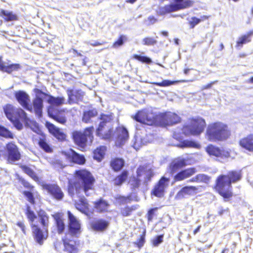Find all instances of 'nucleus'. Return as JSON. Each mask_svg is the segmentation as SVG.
I'll return each instance as SVG.
<instances>
[{
    "mask_svg": "<svg viewBox=\"0 0 253 253\" xmlns=\"http://www.w3.org/2000/svg\"><path fill=\"white\" fill-rule=\"evenodd\" d=\"M75 174L77 179L75 181L69 180L68 193L72 198L75 194L77 196L79 200L75 201L76 208L82 212L85 213L88 209V204L82 193L86 196L93 193L95 179L89 171L85 169L76 170Z\"/></svg>",
    "mask_w": 253,
    "mask_h": 253,
    "instance_id": "1",
    "label": "nucleus"
},
{
    "mask_svg": "<svg viewBox=\"0 0 253 253\" xmlns=\"http://www.w3.org/2000/svg\"><path fill=\"white\" fill-rule=\"evenodd\" d=\"M135 119L149 125L161 126H171L180 122V118L175 113L167 112L155 115L148 110L140 111Z\"/></svg>",
    "mask_w": 253,
    "mask_h": 253,
    "instance_id": "2",
    "label": "nucleus"
},
{
    "mask_svg": "<svg viewBox=\"0 0 253 253\" xmlns=\"http://www.w3.org/2000/svg\"><path fill=\"white\" fill-rule=\"evenodd\" d=\"M241 178V173L236 171H230L227 175H221L216 180V189L224 199H228L232 196L231 183Z\"/></svg>",
    "mask_w": 253,
    "mask_h": 253,
    "instance_id": "3",
    "label": "nucleus"
},
{
    "mask_svg": "<svg viewBox=\"0 0 253 253\" xmlns=\"http://www.w3.org/2000/svg\"><path fill=\"white\" fill-rule=\"evenodd\" d=\"M48 98L47 102L49 104L47 108L48 116L57 121V122L64 124L66 121V118L62 111L60 108V106L64 104L65 98L63 97H54L51 95H46Z\"/></svg>",
    "mask_w": 253,
    "mask_h": 253,
    "instance_id": "4",
    "label": "nucleus"
},
{
    "mask_svg": "<svg viewBox=\"0 0 253 253\" xmlns=\"http://www.w3.org/2000/svg\"><path fill=\"white\" fill-rule=\"evenodd\" d=\"M4 113L7 118L11 122L18 130L23 128L21 121L29 120L27 113L21 108H16L11 104H7L3 107Z\"/></svg>",
    "mask_w": 253,
    "mask_h": 253,
    "instance_id": "5",
    "label": "nucleus"
},
{
    "mask_svg": "<svg viewBox=\"0 0 253 253\" xmlns=\"http://www.w3.org/2000/svg\"><path fill=\"white\" fill-rule=\"evenodd\" d=\"M208 139L211 141H223L230 135V132L227 125L217 122L209 125L207 129Z\"/></svg>",
    "mask_w": 253,
    "mask_h": 253,
    "instance_id": "6",
    "label": "nucleus"
},
{
    "mask_svg": "<svg viewBox=\"0 0 253 253\" xmlns=\"http://www.w3.org/2000/svg\"><path fill=\"white\" fill-rule=\"evenodd\" d=\"M100 121L96 129V135L104 139H109L113 135L111 115L102 114L99 117Z\"/></svg>",
    "mask_w": 253,
    "mask_h": 253,
    "instance_id": "7",
    "label": "nucleus"
},
{
    "mask_svg": "<svg viewBox=\"0 0 253 253\" xmlns=\"http://www.w3.org/2000/svg\"><path fill=\"white\" fill-rule=\"evenodd\" d=\"M206 125L205 120L202 118L192 119L190 125L183 126L182 132L186 135L200 134L204 130Z\"/></svg>",
    "mask_w": 253,
    "mask_h": 253,
    "instance_id": "8",
    "label": "nucleus"
},
{
    "mask_svg": "<svg viewBox=\"0 0 253 253\" xmlns=\"http://www.w3.org/2000/svg\"><path fill=\"white\" fill-rule=\"evenodd\" d=\"M173 3L166 5L159 8V13L164 15L167 13L177 11L179 10L189 8L192 6L194 1L192 0H172Z\"/></svg>",
    "mask_w": 253,
    "mask_h": 253,
    "instance_id": "9",
    "label": "nucleus"
},
{
    "mask_svg": "<svg viewBox=\"0 0 253 253\" xmlns=\"http://www.w3.org/2000/svg\"><path fill=\"white\" fill-rule=\"evenodd\" d=\"M93 129V127L91 126L85 128L83 132L81 131H73L72 132V137L75 143L81 148H84L88 139L90 140V143L92 141Z\"/></svg>",
    "mask_w": 253,
    "mask_h": 253,
    "instance_id": "10",
    "label": "nucleus"
},
{
    "mask_svg": "<svg viewBox=\"0 0 253 253\" xmlns=\"http://www.w3.org/2000/svg\"><path fill=\"white\" fill-rule=\"evenodd\" d=\"M35 92L36 93L35 97L33 99L31 105L35 114L39 118H41L42 116L43 98L44 96L47 95V94L38 88L35 89Z\"/></svg>",
    "mask_w": 253,
    "mask_h": 253,
    "instance_id": "11",
    "label": "nucleus"
},
{
    "mask_svg": "<svg viewBox=\"0 0 253 253\" xmlns=\"http://www.w3.org/2000/svg\"><path fill=\"white\" fill-rule=\"evenodd\" d=\"M137 177L143 180L144 184L147 185L154 175L153 169L148 164L140 165L137 169Z\"/></svg>",
    "mask_w": 253,
    "mask_h": 253,
    "instance_id": "12",
    "label": "nucleus"
},
{
    "mask_svg": "<svg viewBox=\"0 0 253 253\" xmlns=\"http://www.w3.org/2000/svg\"><path fill=\"white\" fill-rule=\"evenodd\" d=\"M69 224L68 236L77 237L81 233V224L77 218L70 211L67 212Z\"/></svg>",
    "mask_w": 253,
    "mask_h": 253,
    "instance_id": "13",
    "label": "nucleus"
},
{
    "mask_svg": "<svg viewBox=\"0 0 253 253\" xmlns=\"http://www.w3.org/2000/svg\"><path fill=\"white\" fill-rule=\"evenodd\" d=\"M14 96L17 102L25 109L32 112L33 108L31 104L30 97L29 94L24 90L14 92Z\"/></svg>",
    "mask_w": 253,
    "mask_h": 253,
    "instance_id": "14",
    "label": "nucleus"
},
{
    "mask_svg": "<svg viewBox=\"0 0 253 253\" xmlns=\"http://www.w3.org/2000/svg\"><path fill=\"white\" fill-rule=\"evenodd\" d=\"M5 152L7 160L10 164L18 161L21 159V154L18 147L12 142L6 144Z\"/></svg>",
    "mask_w": 253,
    "mask_h": 253,
    "instance_id": "15",
    "label": "nucleus"
},
{
    "mask_svg": "<svg viewBox=\"0 0 253 253\" xmlns=\"http://www.w3.org/2000/svg\"><path fill=\"white\" fill-rule=\"evenodd\" d=\"M200 186H185L178 191L175 196V198L181 200L187 198L190 196L196 195L199 191Z\"/></svg>",
    "mask_w": 253,
    "mask_h": 253,
    "instance_id": "16",
    "label": "nucleus"
},
{
    "mask_svg": "<svg viewBox=\"0 0 253 253\" xmlns=\"http://www.w3.org/2000/svg\"><path fill=\"white\" fill-rule=\"evenodd\" d=\"M44 188L56 200H61L64 197V193L61 188L57 184H45L44 185Z\"/></svg>",
    "mask_w": 253,
    "mask_h": 253,
    "instance_id": "17",
    "label": "nucleus"
},
{
    "mask_svg": "<svg viewBox=\"0 0 253 253\" xmlns=\"http://www.w3.org/2000/svg\"><path fill=\"white\" fill-rule=\"evenodd\" d=\"M169 179L163 176L155 186L152 191V194L158 197L163 196L165 188L168 186Z\"/></svg>",
    "mask_w": 253,
    "mask_h": 253,
    "instance_id": "18",
    "label": "nucleus"
},
{
    "mask_svg": "<svg viewBox=\"0 0 253 253\" xmlns=\"http://www.w3.org/2000/svg\"><path fill=\"white\" fill-rule=\"evenodd\" d=\"M65 155L66 158L71 162L79 165H83L85 162V159L84 155L77 153L72 149L65 152Z\"/></svg>",
    "mask_w": 253,
    "mask_h": 253,
    "instance_id": "19",
    "label": "nucleus"
},
{
    "mask_svg": "<svg viewBox=\"0 0 253 253\" xmlns=\"http://www.w3.org/2000/svg\"><path fill=\"white\" fill-rule=\"evenodd\" d=\"M187 160L182 157H179L173 160L169 165V170L171 174H173L179 169L187 165Z\"/></svg>",
    "mask_w": 253,
    "mask_h": 253,
    "instance_id": "20",
    "label": "nucleus"
},
{
    "mask_svg": "<svg viewBox=\"0 0 253 253\" xmlns=\"http://www.w3.org/2000/svg\"><path fill=\"white\" fill-rule=\"evenodd\" d=\"M68 96V102L71 104L77 103L82 100L84 96V92L81 89H72L68 88L67 90Z\"/></svg>",
    "mask_w": 253,
    "mask_h": 253,
    "instance_id": "21",
    "label": "nucleus"
},
{
    "mask_svg": "<svg viewBox=\"0 0 253 253\" xmlns=\"http://www.w3.org/2000/svg\"><path fill=\"white\" fill-rule=\"evenodd\" d=\"M33 236L35 241L39 244L42 245L44 240H46L48 236L47 230L43 232L38 226H32Z\"/></svg>",
    "mask_w": 253,
    "mask_h": 253,
    "instance_id": "22",
    "label": "nucleus"
},
{
    "mask_svg": "<svg viewBox=\"0 0 253 253\" xmlns=\"http://www.w3.org/2000/svg\"><path fill=\"white\" fill-rule=\"evenodd\" d=\"M117 139L116 145L119 146L123 145L129 137L128 132L125 127H119L116 129Z\"/></svg>",
    "mask_w": 253,
    "mask_h": 253,
    "instance_id": "23",
    "label": "nucleus"
},
{
    "mask_svg": "<svg viewBox=\"0 0 253 253\" xmlns=\"http://www.w3.org/2000/svg\"><path fill=\"white\" fill-rule=\"evenodd\" d=\"M64 245V251L68 253H78L79 249L77 245V242L70 240L68 235H66L62 239Z\"/></svg>",
    "mask_w": 253,
    "mask_h": 253,
    "instance_id": "24",
    "label": "nucleus"
},
{
    "mask_svg": "<svg viewBox=\"0 0 253 253\" xmlns=\"http://www.w3.org/2000/svg\"><path fill=\"white\" fill-rule=\"evenodd\" d=\"M20 68V64L17 63L9 64L3 61L1 57H0V70L10 74L13 71H18Z\"/></svg>",
    "mask_w": 253,
    "mask_h": 253,
    "instance_id": "25",
    "label": "nucleus"
},
{
    "mask_svg": "<svg viewBox=\"0 0 253 253\" xmlns=\"http://www.w3.org/2000/svg\"><path fill=\"white\" fill-rule=\"evenodd\" d=\"M46 126L49 132L58 140L63 141L66 139V134L59 128L50 123H46Z\"/></svg>",
    "mask_w": 253,
    "mask_h": 253,
    "instance_id": "26",
    "label": "nucleus"
},
{
    "mask_svg": "<svg viewBox=\"0 0 253 253\" xmlns=\"http://www.w3.org/2000/svg\"><path fill=\"white\" fill-rule=\"evenodd\" d=\"M197 172L195 168H190L181 170L174 176L176 181H181L194 174Z\"/></svg>",
    "mask_w": 253,
    "mask_h": 253,
    "instance_id": "27",
    "label": "nucleus"
},
{
    "mask_svg": "<svg viewBox=\"0 0 253 253\" xmlns=\"http://www.w3.org/2000/svg\"><path fill=\"white\" fill-rule=\"evenodd\" d=\"M108 225L109 222L102 219L92 221L90 223L91 228L96 231H103L107 229Z\"/></svg>",
    "mask_w": 253,
    "mask_h": 253,
    "instance_id": "28",
    "label": "nucleus"
},
{
    "mask_svg": "<svg viewBox=\"0 0 253 253\" xmlns=\"http://www.w3.org/2000/svg\"><path fill=\"white\" fill-rule=\"evenodd\" d=\"M239 143L242 148L250 152H253V133L241 139Z\"/></svg>",
    "mask_w": 253,
    "mask_h": 253,
    "instance_id": "29",
    "label": "nucleus"
},
{
    "mask_svg": "<svg viewBox=\"0 0 253 253\" xmlns=\"http://www.w3.org/2000/svg\"><path fill=\"white\" fill-rule=\"evenodd\" d=\"M253 35V30L249 31L247 34L244 35L240 37L237 41L236 47L238 49H240L243 44L251 42V38Z\"/></svg>",
    "mask_w": 253,
    "mask_h": 253,
    "instance_id": "30",
    "label": "nucleus"
},
{
    "mask_svg": "<svg viewBox=\"0 0 253 253\" xmlns=\"http://www.w3.org/2000/svg\"><path fill=\"white\" fill-rule=\"evenodd\" d=\"M125 161L121 158H115L111 160L110 166L115 171L121 170L124 167Z\"/></svg>",
    "mask_w": 253,
    "mask_h": 253,
    "instance_id": "31",
    "label": "nucleus"
},
{
    "mask_svg": "<svg viewBox=\"0 0 253 253\" xmlns=\"http://www.w3.org/2000/svg\"><path fill=\"white\" fill-rule=\"evenodd\" d=\"M98 112L96 109H92L84 112L82 121L85 123L91 122V119L97 115Z\"/></svg>",
    "mask_w": 253,
    "mask_h": 253,
    "instance_id": "32",
    "label": "nucleus"
},
{
    "mask_svg": "<svg viewBox=\"0 0 253 253\" xmlns=\"http://www.w3.org/2000/svg\"><path fill=\"white\" fill-rule=\"evenodd\" d=\"M38 144L40 148L45 152L50 153L52 151V149L47 143L46 137L44 135H41L39 137Z\"/></svg>",
    "mask_w": 253,
    "mask_h": 253,
    "instance_id": "33",
    "label": "nucleus"
},
{
    "mask_svg": "<svg viewBox=\"0 0 253 253\" xmlns=\"http://www.w3.org/2000/svg\"><path fill=\"white\" fill-rule=\"evenodd\" d=\"M0 16L6 21H12L17 19V15L13 14L12 11L1 9L0 11Z\"/></svg>",
    "mask_w": 253,
    "mask_h": 253,
    "instance_id": "34",
    "label": "nucleus"
},
{
    "mask_svg": "<svg viewBox=\"0 0 253 253\" xmlns=\"http://www.w3.org/2000/svg\"><path fill=\"white\" fill-rule=\"evenodd\" d=\"M109 206L108 202L103 199H100L95 203V208L99 212L106 211Z\"/></svg>",
    "mask_w": 253,
    "mask_h": 253,
    "instance_id": "35",
    "label": "nucleus"
},
{
    "mask_svg": "<svg viewBox=\"0 0 253 253\" xmlns=\"http://www.w3.org/2000/svg\"><path fill=\"white\" fill-rule=\"evenodd\" d=\"M207 153L211 156L219 157L221 155L220 149L212 145H209L206 149Z\"/></svg>",
    "mask_w": 253,
    "mask_h": 253,
    "instance_id": "36",
    "label": "nucleus"
},
{
    "mask_svg": "<svg viewBox=\"0 0 253 253\" xmlns=\"http://www.w3.org/2000/svg\"><path fill=\"white\" fill-rule=\"evenodd\" d=\"M128 174V173L126 170L123 171L120 175L114 179V184L118 186L122 185L127 177Z\"/></svg>",
    "mask_w": 253,
    "mask_h": 253,
    "instance_id": "37",
    "label": "nucleus"
},
{
    "mask_svg": "<svg viewBox=\"0 0 253 253\" xmlns=\"http://www.w3.org/2000/svg\"><path fill=\"white\" fill-rule=\"evenodd\" d=\"M188 81L186 80H181V81H170L168 80H166L163 81L162 82H154L153 83V84L159 86H169L171 85L174 84L176 83L181 82L185 83L187 82Z\"/></svg>",
    "mask_w": 253,
    "mask_h": 253,
    "instance_id": "38",
    "label": "nucleus"
},
{
    "mask_svg": "<svg viewBox=\"0 0 253 253\" xmlns=\"http://www.w3.org/2000/svg\"><path fill=\"white\" fill-rule=\"evenodd\" d=\"M21 169L25 173L30 176L35 181L39 180V177L36 173L31 168L24 165L21 167Z\"/></svg>",
    "mask_w": 253,
    "mask_h": 253,
    "instance_id": "39",
    "label": "nucleus"
},
{
    "mask_svg": "<svg viewBox=\"0 0 253 253\" xmlns=\"http://www.w3.org/2000/svg\"><path fill=\"white\" fill-rule=\"evenodd\" d=\"M38 215L40 219V222L43 227H47L48 223V216L43 210H40L38 212Z\"/></svg>",
    "mask_w": 253,
    "mask_h": 253,
    "instance_id": "40",
    "label": "nucleus"
},
{
    "mask_svg": "<svg viewBox=\"0 0 253 253\" xmlns=\"http://www.w3.org/2000/svg\"><path fill=\"white\" fill-rule=\"evenodd\" d=\"M104 151L105 147L103 146L96 149L93 152V158L98 161H101L104 157Z\"/></svg>",
    "mask_w": 253,
    "mask_h": 253,
    "instance_id": "41",
    "label": "nucleus"
},
{
    "mask_svg": "<svg viewBox=\"0 0 253 253\" xmlns=\"http://www.w3.org/2000/svg\"><path fill=\"white\" fill-rule=\"evenodd\" d=\"M138 206L137 205L132 206L131 207L126 206L124 208H122L121 210V214L124 216H128L131 214V212L136 210Z\"/></svg>",
    "mask_w": 253,
    "mask_h": 253,
    "instance_id": "42",
    "label": "nucleus"
},
{
    "mask_svg": "<svg viewBox=\"0 0 253 253\" xmlns=\"http://www.w3.org/2000/svg\"><path fill=\"white\" fill-rule=\"evenodd\" d=\"M141 180L137 177H133L130 178L129 181V184L132 191H135L136 189L139 188Z\"/></svg>",
    "mask_w": 253,
    "mask_h": 253,
    "instance_id": "43",
    "label": "nucleus"
},
{
    "mask_svg": "<svg viewBox=\"0 0 253 253\" xmlns=\"http://www.w3.org/2000/svg\"><path fill=\"white\" fill-rule=\"evenodd\" d=\"M0 136L6 138H13L12 133L6 127L0 125Z\"/></svg>",
    "mask_w": 253,
    "mask_h": 253,
    "instance_id": "44",
    "label": "nucleus"
},
{
    "mask_svg": "<svg viewBox=\"0 0 253 253\" xmlns=\"http://www.w3.org/2000/svg\"><path fill=\"white\" fill-rule=\"evenodd\" d=\"M133 57L134 59L137 60L144 63L149 64L152 62V59L150 57L146 56L134 54Z\"/></svg>",
    "mask_w": 253,
    "mask_h": 253,
    "instance_id": "45",
    "label": "nucleus"
},
{
    "mask_svg": "<svg viewBox=\"0 0 253 253\" xmlns=\"http://www.w3.org/2000/svg\"><path fill=\"white\" fill-rule=\"evenodd\" d=\"M132 195H129L127 197L121 196L119 198V201L121 204H126L129 203L131 201H138L137 198L135 197V199L132 198Z\"/></svg>",
    "mask_w": 253,
    "mask_h": 253,
    "instance_id": "46",
    "label": "nucleus"
},
{
    "mask_svg": "<svg viewBox=\"0 0 253 253\" xmlns=\"http://www.w3.org/2000/svg\"><path fill=\"white\" fill-rule=\"evenodd\" d=\"M55 220L58 232V233L61 234L64 231L65 225L63 221L60 218H56Z\"/></svg>",
    "mask_w": 253,
    "mask_h": 253,
    "instance_id": "47",
    "label": "nucleus"
},
{
    "mask_svg": "<svg viewBox=\"0 0 253 253\" xmlns=\"http://www.w3.org/2000/svg\"><path fill=\"white\" fill-rule=\"evenodd\" d=\"M181 146V147L198 148L199 147V144L193 141L184 140L182 142Z\"/></svg>",
    "mask_w": 253,
    "mask_h": 253,
    "instance_id": "48",
    "label": "nucleus"
},
{
    "mask_svg": "<svg viewBox=\"0 0 253 253\" xmlns=\"http://www.w3.org/2000/svg\"><path fill=\"white\" fill-rule=\"evenodd\" d=\"M157 42V41L151 37L145 38L142 41V43L143 45L148 46L154 45L156 44Z\"/></svg>",
    "mask_w": 253,
    "mask_h": 253,
    "instance_id": "49",
    "label": "nucleus"
},
{
    "mask_svg": "<svg viewBox=\"0 0 253 253\" xmlns=\"http://www.w3.org/2000/svg\"><path fill=\"white\" fill-rule=\"evenodd\" d=\"M164 234L157 235L152 240V244L154 247H158L163 242Z\"/></svg>",
    "mask_w": 253,
    "mask_h": 253,
    "instance_id": "50",
    "label": "nucleus"
},
{
    "mask_svg": "<svg viewBox=\"0 0 253 253\" xmlns=\"http://www.w3.org/2000/svg\"><path fill=\"white\" fill-rule=\"evenodd\" d=\"M26 213L28 218L32 222H33L37 218L36 215L35 214L34 212L31 210L30 207L29 206H27Z\"/></svg>",
    "mask_w": 253,
    "mask_h": 253,
    "instance_id": "51",
    "label": "nucleus"
},
{
    "mask_svg": "<svg viewBox=\"0 0 253 253\" xmlns=\"http://www.w3.org/2000/svg\"><path fill=\"white\" fill-rule=\"evenodd\" d=\"M23 193L31 204L33 205L35 204V198L33 194L31 191H24Z\"/></svg>",
    "mask_w": 253,
    "mask_h": 253,
    "instance_id": "52",
    "label": "nucleus"
},
{
    "mask_svg": "<svg viewBox=\"0 0 253 253\" xmlns=\"http://www.w3.org/2000/svg\"><path fill=\"white\" fill-rule=\"evenodd\" d=\"M126 36L124 35H122L119 38V39L116 41L113 44V47H118L123 44L125 40H126Z\"/></svg>",
    "mask_w": 253,
    "mask_h": 253,
    "instance_id": "53",
    "label": "nucleus"
},
{
    "mask_svg": "<svg viewBox=\"0 0 253 253\" xmlns=\"http://www.w3.org/2000/svg\"><path fill=\"white\" fill-rule=\"evenodd\" d=\"M202 21V20L200 18H198L196 17H192L191 20L189 21V24L190 28H194L196 25L199 24Z\"/></svg>",
    "mask_w": 253,
    "mask_h": 253,
    "instance_id": "54",
    "label": "nucleus"
},
{
    "mask_svg": "<svg viewBox=\"0 0 253 253\" xmlns=\"http://www.w3.org/2000/svg\"><path fill=\"white\" fill-rule=\"evenodd\" d=\"M52 165L54 168L58 170L63 169L65 166L60 160H55L53 162Z\"/></svg>",
    "mask_w": 253,
    "mask_h": 253,
    "instance_id": "55",
    "label": "nucleus"
},
{
    "mask_svg": "<svg viewBox=\"0 0 253 253\" xmlns=\"http://www.w3.org/2000/svg\"><path fill=\"white\" fill-rule=\"evenodd\" d=\"M145 233L144 232L143 234H142L140 236V238L139 239L138 242L137 243H135V244H137V247L139 249L142 248L145 243Z\"/></svg>",
    "mask_w": 253,
    "mask_h": 253,
    "instance_id": "56",
    "label": "nucleus"
},
{
    "mask_svg": "<svg viewBox=\"0 0 253 253\" xmlns=\"http://www.w3.org/2000/svg\"><path fill=\"white\" fill-rule=\"evenodd\" d=\"M198 182H206L209 180V177L204 174H199L197 175Z\"/></svg>",
    "mask_w": 253,
    "mask_h": 253,
    "instance_id": "57",
    "label": "nucleus"
},
{
    "mask_svg": "<svg viewBox=\"0 0 253 253\" xmlns=\"http://www.w3.org/2000/svg\"><path fill=\"white\" fill-rule=\"evenodd\" d=\"M140 111H138L136 114V115L134 116V117H133V119L136 121H137V122L139 123V124H136V129L137 130H140L141 129V126H142V125H148V124L145 123L144 122H140L138 120H136L135 119V117L136 116V115L138 114V113L140 112Z\"/></svg>",
    "mask_w": 253,
    "mask_h": 253,
    "instance_id": "58",
    "label": "nucleus"
},
{
    "mask_svg": "<svg viewBox=\"0 0 253 253\" xmlns=\"http://www.w3.org/2000/svg\"><path fill=\"white\" fill-rule=\"evenodd\" d=\"M155 211V209H151L149 210L148 212V220L149 221H151L152 220L154 215Z\"/></svg>",
    "mask_w": 253,
    "mask_h": 253,
    "instance_id": "59",
    "label": "nucleus"
},
{
    "mask_svg": "<svg viewBox=\"0 0 253 253\" xmlns=\"http://www.w3.org/2000/svg\"><path fill=\"white\" fill-rule=\"evenodd\" d=\"M16 225L20 228L22 232L26 234V229L24 223L22 221H18Z\"/></svg>",
    "mask_w": 253,
    "mask_h": 253,
    "instance_id": "60",
    "label": "nucleus"
},
{
    "mask_svg": "<svg viewBox=\"0 0 253 253\" xmlns=\"http://www.w3.org/2000/svg\"><path fill=\"white\" fill-rule=\"evenodd\" d=\"M21 183L24 187L28 188L30 190L32 189L33 188V186L29 182L25 180H22L21 181Z\"/></svg>",
    "mask_w": 253,
    "mask_h": 253,
    "instance_id": "61",
    "label": "nucleus"
},
{
    "mask_svg": "<svg viewBox=\"0 0 253 253\" xmlns=\"http://www.w3.org/2000/svg\"><path fill=\"white\" fill-rule=\"evenodd\" d=\"M157 19L153 16H150L148 18V21L149 22L148 24L151 25L154 24L157 21Z\"/></svg>",
    "mask_w": 253,
    "mask_h": 253,
    "instance_id": "62",
    "label": "nucleus"
},
{
    "mask_svg": "<svg viewBox=\"0 0 253 253\" xmlns=\"http://www.w3.org/2000/svg\"><path fill=\"white\" fill-rule=\"evenodd\" d=\"M227 213L228 212V209L227 208L226 209H223L222 207H220L219 208L218 213L219 215H222L224 213Z\"/></svg>",
    "mask_w": 253,
    "mask_h": 253,
    "instance_id": "63",
    "label": "nucleus"
},
{
    "mask_svg": "<svg viewBox=\"0 0 253 253\" xmlns=\"http://www.w3.org/2000/svg\"><path fill=\"white\" fill-rule=\"evenodd\" d=\"M6 150V146L4 147L2 144H0V157L3 155Z\"/></svg>",
    "mask_w": 253,
    "mask_h": 253,
    "instance_id": "64",
    "label": "nucleus"
}]
</instances>
